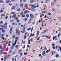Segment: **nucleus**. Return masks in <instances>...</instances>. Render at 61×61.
I'll use <instances>...</instances> for the list:
<instances>
[{
  "label": "nucleus",
  "mask_w": 61,
  "mask_h": 61,
  "mask_svg": "<svg viewBox=\"0 0 61 61\" xmlns=\"http://www.w3.org/2000/svg\"><path fill=\"white\" fill-rule=\"evenodd\" d=\"M7 24L6 22H5V23L4 26L0 25V27H2V28H5V29H7Z\"/></svg>",
  "instance_id": "f257e3e1"
},
{
  "label": "nucleus",
  "mask_w": 61,
  "mask_h": 61,
  "mask_svg": "<svg viewBox=\"0 0 61 61\" xmlns=\"http://www.w3.org/2000/svg\"><path fill=\"white\" fill-rule=\"evenodd\" d=\"M57 37V36L56 35L55 36H53V40H55V41H56V40H57V38H56Z\"/></svg>",
  "instance_id": "f03ea898"
},
{
  "label": "nucleus",
  "mask_w": 61,
  "mask_h": 61,
  "mask_svg": "<svg viewBox=\"0 0 61 61\" xmlns=\"http://www.w3.org/2000/svg\"><path fill=\"white\" fill-rule=\"evenodd\" d=\"M16 34H18V35H20V31L18 30L17 29L16 30Z\"/></svg>",
  "instance_id": "7ed1b4c3"
},
{
  "label": "nucleus",
  "mask_w": 61,
  "mask_h": 61,
  "mask_svg": "<svg viewBox=\"0 0 61 61\" xmlns=\"http://www.w3.org/2000/svg\"><path fill=\"white\" fill-rule=\"evenodd\" d=\"M25 27L23 28V30L22 31H21V33H22V34H24L25 32Z\"/></svg>",
  "instance_id": "20e7f679"
},
{
  "label": "nucleus",
  "mask_w": 61,
  "mask_h": 61,
  "mask_svg": "<svg viewBox=\"0 0 61 61\" xmlns=\"http://www.w3.org/2000/svg\"><path fill=\"white\" fill-rule=\"evenodd\" d=\"M17 40H16L15 41V43L14 44V43H13L12 44V46H14V45L15 46L16 45V42H17Z\"/></svg>",
  "instance_id": "39448f33"
},
{
  "label": "nucleus",
  "mask_w": 61,
  "mask_h": 61,
  "mask_svg": "<svg viewBox=\"0 0 61 61\" xmlns=\"http://www.w3.org/2000/svg\"><path fill=\"white\" fill-rule=\"evenodd\" d=\"M31 6L32 7H33V8H36V5H31Z\"/></svg>",
  "instance_id": "423d86ee"
},
{
  "label": "nucleus",
  "mask_w": 61,
  "mask_h": 61,
  "mask_svg": "<svg viewBox=\"0 0 61 61\" xmlns=\"http://www.w3.org/2000/svg\"><path fill=\"white\" fill-rule=\"evenodd\" d=\"M30 9L31 11L32 12H34V11H35V8H31Z\"/></svg>",
  "instance_id": "0eeeda50"
},
{
  "label": "nucleus",
  "mask_w": 61,
  "mask_h": 61,
  "mask_svg": "<svg viewBox=\"0 0 61 61\" xmlns=\"http://www.w3.org/2000/svg\"><path fill=\"white\" fill-rule=\"evenodd\" d=\"M35 1L36 0H32L30 1V3H34V2H35Z\"/></svg>",
  "instance_id": "6e6552de"
},
{
  "label": "nucleus",
  "mask_w": 61,
  "mask_h": 61,
  "mask_svg": "<svg viewBox=\"0 0 61 61\" xmlns=\"http://www.w3.org/2000/svg\"><path fill=\"white\" fill-rule=\"evenodd\" d=\"M13 28V27H11V29H10V34H12V28Z\"/></svg>",
  "instance_id": "1a4fd4ad"
},
{
  "label": "nucleus",
  "mask_w": 61,
  "mask_h": 61,
  "mask_svg": "<svg viewBox=\"0 0 61 61\" xmlns=\"http://www.w3.org/2000/svg\"><path fill=\"white\" fill-rule=\"evenodd\" d=\"M16 16V14H15L14 15L12 16V18H14L15 16Z\"/></svg>",
  "instance_id": "9d476101"
},
{
  "label": "nucleus",
  "mask_w": 61,
  "mask_h": 61,
  "mask_svg": "<svg viewBox=\"0 0 61 61\" xmlns=\"http://www.w3.org/2000/svg\"><path fill=\"white\" fill-rule=\"evenodd\" d=\"M28 45H30V43H31V41H30V40H28Z\"/></svg>",
  "instance_id": "9b49d317"
},
{
  "label": "nucleus",
  "mask_w": 61,
  "mask_h": 61,
  "mask_svg": "<svg viewBox=\"0 0 61 61\" xmlns=\"http://www.w3.org/2000/svg\"><path fill=\"white\" fill-rule=\"evenodd\" d=\"M4 10V8H2L1 9V10L0 12V13H2L3 11V10Z\"/></svg>",
  "instance_id": "f8f14e48"
},
{
  "label": "nucleus",
  "mask_w": 61,
  "mask_h": 61,
  "mask_svg": "<svg viewBox=\"0 0 61 61\" xmlns=\"http://www.w3.org/2000/svg\"><path fill=\"white\" fill-rule=\"evenodd\" d=\"M30 16L31 18H34V16H33V14H31L30 15Z\"/></svg>",
  "instance_id": "ddd939ff"
},
{
  "label": "nucleus",
  "mask_w": 61,
  "mask_h": 61,
  "mask_svg": "<svg viewBox=\"0 0 61 61\" xmlns=\"http://www.w3.org/2000/svg\"><path fill=\"white\" fill-rule=\"evenodd\" d=\"M59 56L58 54H57L56 55V58H57V57H58Z\"/></svg>",
  "instance_id": "4468645a"
},
{
  "label": "nucleus",
  "mask_w": 61,
  "mask_h": 61,
  "mask_svg": "<svg viewBox=\"0 0 61 61\" xmlns=\"http://www.w3.org/2000/svg\"><path fill=\"white\" fill-rule=\"evenodd\" d=\"M1 30H2V32H4L5 31V30H4L3 28H1Z\"/></svg>",
  "instance_id": "2eb2a0df"
},
{
  "label": "nucleus",
  "mask_w": 61,
  "mask_h": 61,
  "mask_svg": "<svg viewBox=\"0 0 61 61\" xmlns=\"http://www.w3.org/2000/svg\"><path fill=\"white\" fill-rule=\"evenodd\" d=\"M3 49V46L1 45H0V49Z\"/></svg>",
  "instance_id": "dca6fc26"
},
{
  "label": "nucleus",
  "mask_w": 61,
  "mask_h": 61,
  "mask_svg": "<svg viewBox=\"0 0 61 61\" xmlns=\"http://www.w3.org/2000/svg\"><path fill=\"white\" fill-rule=\"evenodd\" d=\"M23 51V50L22 49H21L19 50L18 51V53H20L21 52V51Z\"/></svg>",
  "instance_id": "f3484780"
},
{
  "label": "nucleus",
  "mask_w": 61,
  "mask_h": 61,
  "mask_svg": "<svg viewBox=\"0 0 61 61\" xmlns=\"http://www.w3.org/2000/svg\"><path fill=\"white\" fill-rule=\"evenodd\" d=\"M23 5H24V4H23V3H21L20 5V7H21V6H23Z\"/></svg>",
  "instance_id": "a211bd4d"
},
{
  "label": "nucleus",
  "mask_w": 61,
  "mask_h": 61,
  "mask_svg": "<svg viewBox=\"0 0 61 61\" xmlns=\"http://www.w3.org/2000/svg\"><path fill=\"white\" fill-rule=\"evenodd\" d=\"M1 16H5V15L4 14H2L1 15Z\"/></svg>",
  "instance_id": "6ab92c4d"
},
{
  "label": "nucleus",
  "mask_w": 61,
  "mask_h": 61,
  "mask_svg": "<svg viewBox=\"0 0 61 61\" xmlns=\"http://www.w3.org/2000/svg\"><path fill=\"white\" fill-rule=\"evenodd\" d=\"M50 49H49V50H48L46 51V53H49L50 51Z\"/></svg>",
  "instance_id": "aec40b11"
},
{
  "label": "nucleus",
  "mask_w": 61,
  "mask_h": 61,
  "mask_svg": "<svg viewBox=\"0 0 61 61\" xmlns=\"http://www.w3.org/2000/svg\"><path fill=\"white\" fill-rule=\"evenodd\" d=\"M10 2V1H9V0H7L6 3H9Z\"/></svg>",
  "instance_id": "412c9836"
},
{
  "label": "nucleus",
  "mask_w": 61,
  "mask_h": 61,
  "mask_svg": "<svg viewBox=\"0 0 61 61\" xmlns=\"http://www.w3.org/2000/svg\"><path fill=\"white\" fill-rule=\"evenodd\" d=\"M3 50H1L0 51V54H3Z\"/></svg>",
  "instance_id": "4be33fe9"
},
{
  "label": "nucleus",
  "mask_w": 61,
  "mask_h": 61,
  "mask_svg": "<svg viewBox=\"0 0 61 61\" xmlns=\"http://www.w3.org/2000/svg\"><path fill=\"white\" fill-rule=\"evenodd\" d=\"M44 49V50H47V48H46V47H45Z\"/></svg>",
  "instance_id": "5701e85b"
},
{
  "label": "nucleus",
  "mask_w": 61,
  "mask_h": 61,
  "mask_svg": "<svg viewBox=\"0 0 61 61\" xmlns=\"http://www.w3.org/2000/svg\"><path fill=\"white\" fill-rule=\"evenodd\" d=\"M1 3H2V4H4V1L1 0Z\"/></svg>",
  "instance_id": "b1692460"
},
{
  "label": "nucleus",
  "mask_w": 61,
  "mask_h": 61,
  "mask_svg": "<svg viewBox=\"0 0 61 61\" xmlns=\"http://www.w3.org/2000/svg\"><path fill=\"white\" fill-rule=\"evenodd\" d=\"M31 28H29V29H27V31H30V30H31Z\"/></svg>",
  "instance_id": "393cba45"
},
{
  "label": "nucleus",
  "mask_w": 61,
  "mask_h": 61,
  "mask_svg": "<svg viewBox=\"0 0 61 61\" xmlns=\"http://www.w3.org/2000/svg\"><path fill=\"white\" fill-rule=\"evenodd\" d=\"M20 10H21V9L20 8H19L17 10V12H19V11H20Z\"/></svg>",
  "instance_id": "a878e982"
},
{
  "label": "nucleus",
  "mask_w": 61,
  "mask_h": 61,
  "mask_svg": "<svg viewBox=\"0 0 61 61\" xmlns=\"http://www.w3.org/2000/svg\"><path fill=\"white\" fill-rule=\"evenodd\" d=\"M18 46H19V45H17L15 46V47L16 48V49H18Z\"/></svg>",
  "instance_id": "bb28decb"
},
{
  "label": "nucleus",
  "mask_w": 61,
  "mask_h": 61,
  "mask_svg": "<svg viewBox=\"0 0 61 61\" xmlns=\"http://www.w3.org/2000/svg\"><path fill=\"white\" fill-rule=\"evenodd\" d=\"M31 21H32V20H30L29 21V22L28 23L29 24V23H31Z\"/></svg>",
  "instance_id": "cd10ccee"
},
{
  "label": "nucleus",
  "mask_w": 61,
  "mask_h": 61,
  "mask_svg": "<svg viewBox=\"0 0 61 61\" xmlns=\"http://www.w3.org/2000/svg\"><path fill=\"white\" fill-rule=\"evenodd\" d=\"M60 34H58V36H57L58 38H59V37H60Z\"/></svg>",
  "instance_id": "c85d7f7f"
},
{
  "label": "nucleus",
  "mask_w": 61,
  "mask_h": 61,
  "mask_svg": "<svg viewBox=\"0 0 61 61\" xmlns=\"http://www.w3.org/2000/svg\"><path fill=\"white\" fill-rule=\"evenodd\" d=\"M41 37H46V36H44V35H42Z\"/></svg>",
  "instance_id": "c756f323"
},
{
  "label": "nucleus",
  "mask_w": 61,
  "mask_h": 61,
  "mask_svg": "<svg viewBox=\"0 0 61 61\" xmlns=\"http://www.w3.org/2000/svg\"><path fill=\"white\" fill-rule=\"evenodd\" d=\"M12 37L13 38V39H14V38H15V35H13L12 36Z\"/></svg>",
  "instance_id": "7c9ffc66"
},
{
  "label": "nucleus",
  "mask_w": 61,
  "mask_h": 61,
  "mask_svg": "<svg viewBox=\"0 0 61 61\" xmlns=\"http://www.w3.org/2000/svg\"><path fill=\"white\" fill-rule=\"evenodd\" d=\"M33 28H34L33 27H32L31 30V32H32L33 31Z\"/></svg>",
  "instance_id": "2f4dec72"
},
{
  "label": "nucleus",
  "mask_w": 61,
  "mask_h": 61,
  "mask_svg": "<svg viewBox=\"0 0 61 61\" xmlns=\"http://www.w3.org/2000/svg\"><path fill=\"white\" fill-rule=\"evenodd\" d=\"M24 20L25 22L26 21H27V18H25L24 19Z\"/></svg>",
  "instance_id": "473e14b6"
},
{
  "label": "nucleus",
  "mask_w": 61,
  "mask_h": 61,
  "mask_svg": "<svg viewBox=\"0 0 61 61\" xmlns=\"http://www.w3.org/2000/svg\"><path fill=\"white\" fill-rule=\"evenodd\" d=\"M15 19L16 20H17L18 19V18L17 17H16L15 18Z\"/></svg>",
  "instance_id": "72a5a7b5"
},
{
  "label": "nucleus",
  "mask_w": 61,
  "mask_h": 61,
  "mask_svg": "<svg viewBox=\"0 0 61 61\" xmlns=\"http://www.w3.org/2000/svg\"><path fill=\"white\" fill-rule=\"evenodd\" d=\"M55 47H56L55 46H52L53 49H55Z\"/></svg>",
  "instance_id": "f704fd0d"
},
{
  "label": "nucleus",
  "mask_w": 61,
  "mask_h": 61,
  "mask_svg": "<svg viewBox=\"0 0 61 61\" xmlns=\"http://www.w3.org/2000/svg\"><path fill=\"white\" fill-rule=\"evenodd\" d=\"M45 22V20H43L42 21H41V22L42 23H44Z\"/></svg>",
  "instance_id": "c9c22d12"
},
{
  "label": "nucleus",
  "mask_w": 61,
  "mask_h": 61,
  "mask_svg": "<svg viewBox=\"0 0 61 61\" xmlns=\"http://www.w3.org/2000/svg\"><path fill=\"white\" fill-rule=\"evenodd\" d=\"M22 17H25V15H22Z\"/></svg>",
  "instance_id": "e433bc0d"
},
{
  "label": "nucleus",
  "mask_w": 61,
  "mask_h": 61,
  "mask_svg": "<svg viewBox=\"0 0 61 61\" xmlns=\"http://www.w3.org/2000/svg\"><path fill=\"white\" fill-rule=\"evenodd\" d=\"M26 13H27V11H24V14H26Z\"/></svg>",
  "instance_id": "4c0bfd02"
},
{
  "label": "nucleus",
  "mask_w": 61,
  "mask_h": 61,
  "mask_svg": "<svg viewBox=\"0 0 61 61\" xmlns=\"http://www.w3.org/2000/svg\"><path fill=\"white\" fill-rule=\"evenodd\" d=\"M14 21V20H10V22H13Z\"/></svg>",
  "instance_id": "58836bf2"
},
{
  "label": "nucleus",
  "mask_w": 61,
  "mask_h": 61,
  "mask_svg": "<svg viewBox=\"0 0 61 61\" xmlns=\"http://www.w3.org/2000/svg\"><path fill=\"white\" fill-rule=\"evenodd\" d=\"M28 5V4H26L25 6V8H26V6H27Z\"/></svg>",
  "instance_id": "ea45409f"
},
{
  "label": "nucleus",
  "mask_w": 61,
  "mask_h": 61,
  "mask_svg": "<svg viewBox=\"0 0 61 61\" xmlns=\"http://www.w3.org/2000/svg\"><path fill=\"white\" fill-rule=\"evenodd\" d=\"M40 18H42V14H40Z\"/></svg>",
  "instance_id": "a19ab883"
},
{
  "label": "nucleus",
  "mask_w": 61,
  "mask_h": 61,
  "mask_svg": "<svg viewBox=\"0 0 61 61\" xmlns=\"http://www.w3.org/2000/svg\"><path fill=\"white\" fill-rule=\"evenodd\" d=\"M58 48L59 49H60V51H61V47H59Z\"/></svg>",
  "instance_id": "79ce46f5"
},
{
  "label": "nucleus",
  "mask_w": 61,
  "mask_h": 61,
  "mask_svg": "<svg viewBox=\"0 0 61 61\" xmlns=\"http://www.w3.org/2000/svg\"><path fill=\"white\" fill-rule=\"evenodd\" d=\"M42 56H46V54H44L43 53H42Z\"/></svg>",
  "instance_id": "37998d69"
},
{
  "label": "nucleus",
  "mask_w": 61,
  "mask_h": 61,
  "mask_svg": "<svg viewBox=\"0 0 61 61\" xmlns=\"http://www.w3.org/2000/svg\"><path fill=\"white\" fill-rule=\"evenodd\" d=\"M4 36V34H2L1 35V36H0V37H3Z\"/></svg>",
  "instance_id": "c03bdc74"
},
{
  "label": "nucleus",
  "mask_w": 61,
  "mask_h": 61,
  "mask_svg": "<svg viewBox=\"0 0 61 61\" xmlns=\"http://www.w3.org/2000/svg\"><path fill=\"white\" fill-rule=\"evenodd\" d=\"M0 23L1 24H3V22L2 21H1L0 22Z\"/></svg>",
  "instance_id": "a18cd8bd"
},
{
  "label": "nucleus",
  "mask_w": 61,
  "mask_h": 61,
  "mask_svg": "<svg viewBox=\"0 0 61 61\" xmlns=\"http://www.w3.org/2000/svg\"><path fill=\"white\" fill-rule=\"evenodd\" d=\"M52 21H53V20H52L50 22V23H51L52 22Z\"/></svg>",
  "instance_id": "49530a36"
},
{
  "label": "nucleus",
  "mask_w": 61,
  "mask_h": 61,
  "mask_svg": "<svg viewBox=\"0 0 61 61\" xmlns=\"http://www.w3.org/2000/svg\"><path fill=\"white\" fill-rule=\"evenodd\" d=\"M58 46H56V50L57 49V47H58Z\"/></svg>",
  "instance_id": "de8ad7c7"
},
{
  "label": "nucleus",
  "mask_w": 61,
  "mask_h": 61,
  "mask_svg": "<svg viewBox=\"0 0 61 61\" xmlns=\"http://www.w3.org/2000/svg\"><path fill=\"white\" fill-rule=\"evenodd\" d=\"M30 41L31 42H33V39L31 38L30 40Z\"/></svg>",
  "instance_id": "09e8293b"
},
{
  "label": "nucleus",
  "mask_w": 61,
  "mask_h": 61,
  "mask_svg": "<svg viewBox=\"0 0 61 61\" xmlns=\"http://www.w3.org/2000/svg\"><path fill=\"white\" fill-rule=\"evenodd\" d=\"M41 56V54H40L39 55V57H40V56Z\"/></svg>",
  "instance_id": "8fccbe9b"
},
{
  "label": "nucleus",
  "mask_w": 61,
  "mask_h": 61,
  "mask_svg": "<svg viewBox=\"0 0 61 61\" xmlns=\"http://www.w3.org/2000/svg\"><path fill=\"white\" fill-rule=\"evenodd\" d=\"M8 18V17L6 16L5 17V19H7Z\"/></svg>",
  "instance_id": "3c124183"
},
{
  "label": "nucleus",
  "mask_w": 61,
  "mask_h": 61,
  "mask_svg": "<svg viewBox=\"0 0 61 61\" xmlns=\"http://www.w3.org/2000/svg\"><path fill=\"white\" fill-rule=\"evenodd\" d=\"M52 10L53 11H55V9L53 8L52 9Z\"/></svg>",
  "instance_id": "603ef678"
},
{
  "label": "nucleus",
  "mask_w": 61,
  "mask_h": 61,
  "mask_svg": "<svg viewBox=\"0 0 61 61\" xmlns=\"http://www.w3.org/2000/svg\"><path fill=\"white\" fill-rule=\"evenodd\" d=\"M36 38H37L38 37V35L37 34H36Z\"/></svg>",
  "instance_id": "864d4df0"
},
{
  "label": "nucleus",
  "mask_w": 61,
  "mask_h": 61,
  "mask_svg": "<svg viewBox=\"0 0 61 61\" xmlns=\"http://www.w3.org/2000/svg\"><path fill=\"white\" fill-rule=\"evenodd\" d=\"M42 40L39 41L38 42V43H39V42H42Z\"/></svg>",
  "instance_id": "5fc2aeb1"
},
{
  "label": "nucleus",
  "mask_w": 61,
  "mask_h": 61,
  "mask_svg": "<svg viewBox=\"0 0 61 61\" xmlns=\"http://www.w3.org/2000/svg\"><path fill=\"white\" fill-rule=\"evenodd\" d=\"M44 18H45V19L46 18H47V16H46V15H45L44 16Z\"/></svg>",
  "instance_id": "6e6d98bb"
},
{
  "label": "nucleus",
  "mask_w": 61,
  "mask_h": 61,
  "mask_svg": "<svg viewBox=\"0 0 61 61\" xmlns=\"http://www.w3.org/2000/svg\"><path fill=\"white\" fill-rule=\"evenodd\" d=\"M40 30H42V28L41 27H40Z\"/></svg>",
  "instance_id": "4d7b16f0"
},
{
  "label": "nucleus",
  "mask_w": 61,
  "mask_h": 61,
  "mask_svg": "<svg viewBox=\"0 0 61 61\" xmlns=\"http://www.w3.org/2000/svg\"><path fill=\"white\" fill-rule=\"evenodd\" d=\"M39 39H40V37H39L37 38V40H39Z\"/></svg>",
  "instance_id": "13d9d810"
},
{
  "label": "nucleus",
  "mask_w": 61,
  "mask_h": 61,
  "mask_svg": "<svg viewBox=\"0 0 61 61\" xmlns=\"http://www.w3.org/2000/svg\"><path fill=\"white\" fill-rule=\"evenodd\" d=\"M43 54H46V52H45V51H43Z\"/></svg>",
  "instance_id": "bf43d9fd"
},
{
  "label": "nucleus",
  "mask_w": 61,
  "mask_h": 61,
  "mask_svg": "<svg viewBox=\"0 0 61 61\" xmlns=\"http://www.w3.org/2000/svg\"><path fill=\"white\" fill-rule=\"evenodd\" d=\"M24 39H26V37H27V36H25V35L24 36Z\"/></svg>",
  "instance_id": "052dcab7"
},
{
  "label": "nucleus",
  "mask_w": 61,
  "mask_h": 61,
  "mask_svg": "<svg viewBox=\"0 0 61 61\" xmlns=\"http://www.w3.org/2000/svg\"><path fill=\"white\" fill-rule=\"evenodd\" d=\"M4 61H6V58H5V57L4 58Z\"/></svg>",
  "instance_id": "680f3d73"
},
{
  "label": "nucleus",
  "mask_w": 61,
  "mask_h": 61,
  "mask_svg": "<svg viewBox=\"0 0 61 61\" xmlns=\"http://www.w3.org/2000/svg\"><path fill=\"white\" fill-rule=\"evenodd\" d=\"M23 14H24V13H23V12H22V13H21L20 15H23Z\"/></svg>",
  "instance_id": "e2e57ef3"
},
{
  "label": "nucleus",
  "mask_w": 61,
  "mask_h": 61,
  "mask_svg": "<svg viewBox=\"0 0 61 61\" xmlns=\"http://www.w3.org/2000/svg\"><path fill=\"white\" fill-rule=\"evenodd\" d=\"M35 21H34V22H33V25H34L35 24Z\"/></svg>",
  "instance_id": "0e129e2a"
},
{
  "label": "nucleus",
  "mask_w": 61,
  "mask_h": 61,
  "mask_svg": "<svg viewBox=\"0 0 61 61\" xmlns=\"http://www.w3.org/2000/svg\"><path fill=\"white\" fill-rule=\"evenodd\" d=\"M51 6H53V5L52 3V2H51Z\"/></svg>",
  "instance_id": "69168bd1"
},
{
  "label": "nucleus",
  "mask_w": 61,
  "mask_h": 61,
  "mask_svg": "<svg viewBox=\"0 0 61 61\" xmlns=\"http://www.w3.org/2000/svg\"><path fill=\"white\" fill-rule=\"evenodd\" d=\"M1 38L2 39H3V40H4L5 39V37H2Z\"/></svg>",
  "instance_id": "338daca9"
},
{
  "label": "nucleus",
  "mask_w": 61,
  "mask_h": 61,
  "mask_svg": "<svg viewBox=\"0 0 61 61\" xmlns=\"http://www.w3.org/2000/svg\"><path fill=\"white\" fill-rule=\"evenodd\" d=\"M44 13L45 14H46V10H45L44 11Z\"/></svg>",
  "instance_id": "774afa93"
}]
</instances>
